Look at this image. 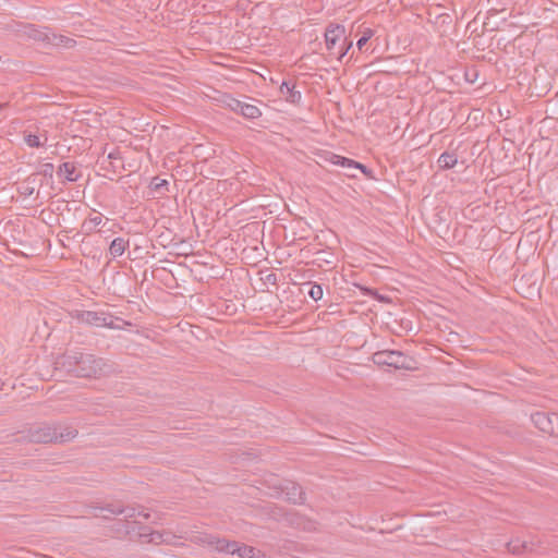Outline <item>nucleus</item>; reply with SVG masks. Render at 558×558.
<instances>
[{
    "label": "nucleus",
    "mask_w": 558,
    "mask_h": 558,
    "mask_svg": "<svg viewBox=\"0 0 558 558\" xmlns=\"http://www.w3.org/2000/svg\"><path fill=\"white\" fill-rule=\"evenodd\" d=\"M86 509L94 518L112 521L108 526L112 537L136 542L141 522L135 520L136 509L133 506H124L120 501L104 505L90 502Z\"/></svg>",
    "instance_id": "1"
},
{
    "label": "nucleus",
    "mask_w": 558,
    "mask_h": 558,
    "mask_svg": "<svg viewBox=\"0 0 558 558\" xmlns=\"http://www.w3.org/2000/svg\"><path fill=\"white\" fill-rule=\"evenodd\" d=\"M56 364L78 378H99L111 372V365L106 359L78 349L66 350Z\"/></svg>",
    "instance_id": "2"
},
{
    "label": "nucleus",
    "mask_w": 558,
    "mask_h": 558,
    "mask_svg": "<svg viewBox=\"0 0 558 558\" xmlns=\"http://www.w3.org/2000/svg\"><path fill=\"white\" fill-rule=\"evenodd\" d=\"M77 429L70 425L63 424H39L28 430V438L32 442L48 444V442H66L72 440L77 435Z\"/></svg>",
    "instance_id": "3"
},
{
    "label": "nucleus",
    "mask_w": 558,
    "mask_h": 558,
    "mask_svg": "<svg viewBox=\"0 0 558 558\" xmlns=\"http://www.w3.org/2000/svg\"><path fill=\"white\" fill-rule=\"evenodd\" d=\"M202 543L214 548L219 554L223 555H238L240 558H257L259 550L253 546L241 544L235 541H229L227 538H220L215 535H205L202 538Z\"/></svg>",
    "instance_id": "4"
},
{
    "label": "nucleus",
    "mask_w": 558,
    "mask_h": 558,
    "mask_svg": "<svg viewBox=\"0 0 558 558\" xmlns=\"http://www.w3.org/2000/svg\"><path fill=\"white\" fill-rule=\"evenodd\" d=\"M78 323L93 326L106 327L109 329H119L120 326L114 324V319L124 323L123 319L114 317L105 311H78L75 315Z\"/></svg>",
    "instance_id": "5"
},
{
    "label": "nucleus",
    "mask_w": 558,
    "mask_h": 558,
    "mask_svg": "<svg viewBox=\"0 0 558 558\" xmlns=\"http://www.w3.org/2000/svg\"><path fill=\"white\" fill-rule=\"evenodd\" d=\"M107 151V145L102 148V155ZM99 169L105 171L104 177L109 180H114V175L124 170V158L119 147L113 148L105 157H100L97 160Z\"/></svg>",
    "instance_id": "6"
},
{
    "label": "nucleus",
    "mask_w": 558,
    "mask_h": 558,
    "mask_svg": "<svg viewBox=\"0 0 558 558\" xmlns=\"http://www.w3.org/2000/svg\"><path fill=\"white\" fill-rule=\"evenodd\" d=\"M374 364L379 366H390L396 369H409L408 357L401 352L396 350L377 351L372 355Z\"/></svg>",
    "instance_id": "7"
},
{
    "label": "nucleus",
    "mask_w": 558,
    "mask_h": 558,
    "mask_svg": "<svg viewBox=\"0 0 558 558\" xmlns=\"http://www.w3.org/2000/svg\"><path fill=\"white\" fill-rule=\"evenodd\" d=\"M325 45L329 57L342 44L345 36V27L342 24L329 23L325 29Z\"/></svg>",
    "instance_id": "8"
},
{
    "label": "nucleus",
    "mask_w": 558,
    "mask_h": 558,
    "mask_svg": "<svg viewBox=\"0 0 558 558\" xmlns=\"http://www.w3.org/2000/svg\"><path fill=\"white\" fill-rule=\"evenodd\" d=\"M282 522H284L287 525L305 531V532H312L316 530V522L308 519L304 514H301L294 510H289L282 512Z\"/></svg>",
    "instance_id": "9"
},
{
    "label": "nucleus",
    "mask_w": 558,
    "mask_h": 558,
    "mask_svg": "<svg viewBox=\"0 0 558 558\" xmlns=\"http://www.w3.org/2000/svg\"><path fill=\"white\" fill-rule=\"evenodd\" d=\"M231 109L234 111V113L241 114L245 119L252 121L256 126H268V120L263 118L259 107H231Z\"/></svg>",
    "instance_id": "10"
},
{
    "label": "nucleus",
    "mask_w": 558,
    "mask_h": 558,
    "mask_svg": "<svg viewBox=\"0 0 558 558\" xmlns=\"http://www.w3.org/2000/svg\"><path fill=\"white\" fill-rule=\"evenodd\" d=\"M461 146V143L454 147V142H451L448 146V149L444 151L438 160V167L441 170L452 169L459 160L458 149Z\"/></svg>",
    "instance_id": "11"
},
{
    "label": "nucleus",
    "mask_w": 558,
    "mask_h": 558,
    "mask_svg": "<svg viewBox=\"0 0 558 558\" xmlns=\"http://www.w3.org/2000/svg\"><path fill=\"white\" fill-rule=\"evenodd\" d=\"M282 494L286 500L294 505H303L306 500L305 492L302 486L294 482H289L283 488Z\"/></svg>",
    "instance_id": "12"
},
{
    "label": "nucleus",
    "mask_w": 558,
    "mask_h": 558,
    "mask_svg": "<svg viewBox=\"0 0 558 558\" xmlns=\"http://www.w3.org/2000/svg\"><path fill=\"white\" fill-rule=\"evenodd\" d=\"M136 542L143 544H161L163 542L162 533L151 530L149 526L140 523L138 534Z\"/></svg>",
    "instance_id": "13"
},
{
    "label": "nucleus",
    "mask_w": 558,
    "mask_h": 558,
    "mask_svg": "<svg viewBox=\"0 0 558 558\" xmlns=\"http://www.w3.org/2000/svg\"><path fill=\"white\" fill-rule=\"evenodd\" d=\"M531 420L541 432L550 435L554 433V424L548 412L537 411L531 415Z\"/></svg>",
    "instance_id": "14"
},
{
    "label": "nucleus",
    "mask_w": 558,
    "mask_h": 558,
    "mask_svg": "<svg viewBox=\"0 0 558 558\" xmlns=\"http://www.w3.org/2000/svg\"><path fill=\"white\" fill-rule=\"evenodd\" d=\"M296 84L293 81H284L280 86V94L286 101L291 104L300 102L302 95L301 90L296 89Z\"/></svg>",
    "instance_id": "15"
},
{
    "label": "nucleus",
    "mask_w": 558,
    "mask_h": 558,
    "mask_svg": "<svg viewBox=\"0 0 558 558\" xmlns=\"http://www.w3.org/2000/svg\"><path fill=\"white\" fill-rule=\"evenodd\" d=\"M535 544L533 542L521 541L519 538L511 539L507 543V548L509 553L513 555H522L525 553H534Z\"/></svg>",
    "instance_id": "16"
},
{
    "label": "nucleus",
    "mask_w": 558,
    "mask_h": 558,
    "mask_svg": "<svg viewBox=\"0 0 558 558\" xmlns=\"http://www.w3.org/2000/svg\"><path fill=\"white\" fill-rule=\"evenodd\" d=\"M58 174L64 175L68 182H76L81 177V172L77 171L75 163L72 161L61 163L58 168Z\"/></svg>",
    "instance_id": "17"
},
{
    "label": "nucleus",
    "mask_w": 558,
    "mask_h": 558,
    "mask_svg": "<svg viewBox=\"0 0 558 558\" xmlns=\"http://www.w3.org/2000/svg\"><path fill=\"white\" fill-rule=\"evenodd\" d=\"M37 184L43 185V182H38L37 174H31L20 183L17 192L20 195L28 197L34 194Z\"/></svg>",
    "instance_id": "18"
},
{
    "label": "nucleus",
    "mask_w": 558,
    "mask_h": 558,
    "mask_svg": "<svg viewBox=\"0 0 558 558\" xmlns=\"http://www.w3.org/2000/svg\"><path fill=\"white\" fill-rule=\"evenodd\" d=\"M149 189L155 196H165L169 192V181L160 177H154L150 181Z\"/></svg>",
    "instance_id": "19"
},
{
    "label": "nucleus",
    "mask_w": 558,
    "mask_h": 558,
    "mask_svg": "<svg viewBox=\"0 0 558 558\" xmlns=\"http://www.w3.org/2000/svg\"><path fill=\"white\" fill-rule=\"evenodd\" d=\"M129 247V240L122 236L116 238L109 245V254L112 258L121 256Z\"/></svg>",
    "instance_id": "20"
},
{
    "label": "nucleus",
    "mask_w": 558,
    "mask_h": 558,
    "mask_svg": "<svg viewBox=\"0 0 558 558\" xmlns=\"http://www.w3.org/2000/svg\"><path fill=\"white\" fill-rule=\"evenodd\" d=\"M353 47V40L344 36L342 44L335 50V52L330 56V58L336 59L339 62H342L343 59L349 54L350 50Z\"/></svg>",
    "instance_id": "21"
},
{
    "label": "nucleus",
    "mask_w": 558,
    "mask_h": 558,
    "mask_svg": "<svg viewBox=\"0 0 558 558\" xmlns=\"http://www.w3.org/2000/svg\"><path fill=\"white\" fill-rule=\"evenodd\" d=\"M49 44L53 45V46H58V47L62 46V47L71 48L74 46L75 40L70 37L63 36V35L51 34Z\"/></svg>",
    "instance_id": "22"
},
{
    "label": "nucleus",
    "mask_w": 558,
    "mask_h": 558,
    "mask_svg": "<svg viewBox=\"0 0 558 558\" xmlns=\"http://www.w3.org/2000/svg\"><path fill=\"white\" fill-rule=\"evenodd\" d=\"M329 161L331 163H333L336 166H340L342 168H353V169L356 163V161L353 159H350L348 157H343L340 155H336V154H331Z\"/></svg>",
    "instance_id": "23"
},
{
    "label": "nucleus",
    "mask_w": 558,
    "mask_h": 558,
    "mask_svg": "<svg viewBox=\"0 0 558 558\" xmlns=\"http://www.w3.org/2000/svg\"><path fill=\"white\" fill-rule=\"evenodd\" d=\"M484 116L485 113L482 110V107H472V110L468 114V122L476 126L480 123H483Z\"/></svg>",
    "instance_id": "24"
},
{
    "label": "nucleus",
    "mask_w": 558,
    "mask_h": 558,
    "mask_svg": "<svg viewBox=\"0 0 558 558\" xmlns=\"http://www.w3.org/2000/svg\"><path fill=\"white\" fill-rule=\"evenodd\" d=\"M463 76L468 83L473 84L478 80L480 70L476 65L465 66Z\"/></svg>",
    "instance_id": "25"
},
{
    "label": "nucleus",
    "mask_w": 558,
    "mask_h": 558,
    "mask_svg": "<svg viewBox=\"0 0 558 558\" xmlns=\"http://www.w3.org/2000/svg\"><path fill=\"white\" fill-rule=\"evenodd\" d=\"M305 286H308V291H307V294L310 298H312L314 301H318L323 298V288L320 284L318 283H314V282H307L305 283Z\"/></svg>",
    "instance_id": "26"
},
{
    "label": "nucleus",
    "mask_w": 558,
    "mask_h": 558,
    "mask_svg": "<svg viewBox=\"0 0 558 558\" xmlns=\"http://www.w3.org/2000/svg\"><path fill=\"white\" fill-rule=\"evenodd\" d=\"M361 291L364 295H368L374 298L375 300L381 302V303H388L390 302V299L386 295H381L378 293L377 290L368 287H361Z\"/></svg>",
    "instance_id": "27"
},
{
    "label": "nucleus",
    "mask_w": 558,
    "mask_h": 558,
    "mask_svg": "<svg viewBox=\"0 0 558 558\" xmlns=\"http://www.w3.org/2000/svg\"><path fill=\"white\" fill-rule=\"evenodd\" d=\"M54 167L50 162L41 163L38 166L37 171L34 174L43 175L51 179L53 177Z\"/></svg>",
    "instance_id": "28"
},
{
    "label": "nucleus",
    "mask_w": 558,
    "mask_h": 558,
    "mask_svg": "<svg viewBox=\"0 0 558 558\" xmlns=\"http://www.w3.org/2000/svg\"><path fill=\"white\" fill-rule=\"evenodd\" d=\"M24 141L29 147L33 148H39L45 145V143L39 140V136L33 133L24 132Z\"/></svg>",
    "instance_id": "29"
},
{
    "label": "nucleus",
    "mask_w": 558,
    "mask_h": 558,
    "mask_svg": "<svg viewBox=\"0 0 558 558\" xmlns=\"http://www.w3.org/2000/svg\"><path fill=\"white\" fill-rule=\"evenodd\" d=\"M50 35L48 33H45L39 29H33V32L29 34L31 37H33L35 40L43 41V43H50Z\"/></svg>",
    "instance_id": "30"
},
{
    "label": "nucleus",
    "mask_w": 558,
    "mask_h": 558,
    "mask_svg": "<svg viewBox=\"0 0 558 558\" xmlns=\"http://www.w3.org/2000/svg\"><path fill=\"white\" fill-rule=\"evenodd\" d=\"M354 169H359L366 178L372 179L373 178V171L367 168L365 165L356 161Z\"/></svg>",
    "instance_id": "31"
},
{
    "label": "nucleus",
    "mask_w": 558,
    "mask_h": 558,
    "mask_svg": "<svg viewBox=\"0 0 558 558\" xmlns=\"http://www.w3.org/2000/svg\"><path fill=\"white\" fill-rule=\"evenodd\" d=\"M497 113L502 119H508L511 116V111L509 110V107H496Z\"/></svg>",
    "instance_id": "32"
},
{
    "label": "nucleus",
    "mask_w": 558,
    "mask_h": 558,
    "mask_svg": "<svg viewBox=\"0 0 558 558\" xmlns=\"http://www.w3.org/2000/svg\"><path fill=\"white\" fill-rule=\"evenodd\" d=\"M368 43L367 40V37H363L361 36L357 41H356V49L360 51V52H363V51H366L367 49H364V47L366 46V44Z\"/></svg>",
    "instance_id": "33"
},
{
    "label": "nucleus",
    "mask_w": 558,
    "mask_h": 558,
    "mask_svg": "<svg viewBox=\"0 0 558 558\" xmlns=\"http://www.w3.org/2000/svg\"><path fill=\"white\" fill-rule=\"evenodd\" d=\"M134 508L136 509V517H143L145 520L150 519V513L145 511L144 507L138 506V507H134Z\"/></svg>",
    "instance_id": "34"
},
{
    "label": "nucleus",
    "mask_w": 558,
    "mask_h": 558,
    "mask_svg": "<svg viewBox=\"0 0 558 558\" xmlns=\"http://www.w3.org/2000/svg\"><path fill=\"white\" fill-rule=\"evenodd\" d=\"M226 97L228 99H219V98H216V97H214V99L221 101L223 105H231V101H235V105H238V106L247 105L246 102H243V101H240V100H235V99H233V98H231L229 96H226Z\"/></svg>",
    "instance_id": "35"
},
{
    "label": "nucleus",
    "mask_w": 558,
    "mask_h": 558,
    "mask_svg": "<svg viewBox=\"0 0 558 558\" xmlns=\"http://www.w3.org/2000/svg\"><path fill=\"white\" fill-rule=\"evenodd\" d=\"M264 280H265V283H269L272 286H277V282H278L277 275L274 272L268 274Z\"/></svg>",
    "instance_id": "36"
},
{
    "label": "nucleus",
    "mask_w": 558,
    "mask_h": 558,
    "mask_svg": "<svg viewBox=\"0 0 558 558\" xmlns=\"http://www.w3.org/2000/svg\"><path fill=\"white\" fill-rule=\"evenodd\" d=\"M374 35V31L371 28H365V31L362 33L363 37H367V40H369Z\"/></svg>",
    "instance_id": "37"
},
{
    "label": "nucleus",
    "mask_w": 558,
    "mask_h": 558,
    "mask_svg": "<svg viewBox=\"0 0 558 558\" xmlns=\"http://www.w3.org/2000/svg\"><path fill=\"white\" fill-rule=\"evenodd\" d=\"M90 221L95 225V226H98L100 222H101V216H96L94 218H90Z\"/></svg>",
    "instance_id": "38"
},
{
    "label": "nucleus",
    "mask_w": 558,
    "mask_h": 558,
    "mask_svg": "<svg viewBox=\"0 0 558 558\" xmlns=\"http://www.w3.org/2000/svg\"><path fill=\"white\" fill-rule=\"evenodd\" d=\"M354 56V50H352L351 54L349 56L348 60L345 61V64L353 58Z\"/></svg>",
    "instance_id": "39"
},
{
    "label": "nucleus",
    "mask_w": 558,
    "mask_h": 558,
    "mask_svg": "<svg viewBox=\"0 0 558 558\" xmlns=\"http://www.w3.org/2000/svg\"><path fill=\"white\" fill-rule=\"evenodd\" d=\"M40 105H53V106H57L59 105L58 102L56 101H52V102H41Z\"/></svg>",
    "instance_id": "40"
},
{
    "label": "nucleus",
    "mask_w": 558,
    "mask_h": 558,
    "mask_svg": "<svg viewBox=\"0 0 558 558\" xmlns=\"http://www.w3.org/2000/svg\"><path fill=\"white\" fill-rule=\"evenodd\" d=\"M84 113H89V111H82V112H77V111H76V112H75V114H76L78 118H80L82 114H84Z\"/></svg>",
    "instance_id": "41"
},
{
    "label": "nucleus",
    "mask_w": 558,
    "mask_h": 558,
    "mask_svg": "<svg viewBox=\"0 0 558 558\" xmlns=\"http://www.w3.org/2000/svg\"><path fill=\"white\" fill-rule=\"evenodd\" d=\"M347 175H348V177H351V178H355V174H354V173H352V172H348V173H347Z\"/></svg>",
    "instance_id": "42"
},
{
    "label": "nucleus",
    "mask_w": 558,
    "mask_h": 558,
    "mask_svg": "<svg viewBox=\"0 0 558 558\" xmlns=\"http://www.w3.org/2000/svg\"><path fill=\"white\" fill-rule=\"evenodd\" d=\"M1 106L9 105L8 102H0Z\"/></svg>",
    "instance_id": "43"
}]
</instances>
